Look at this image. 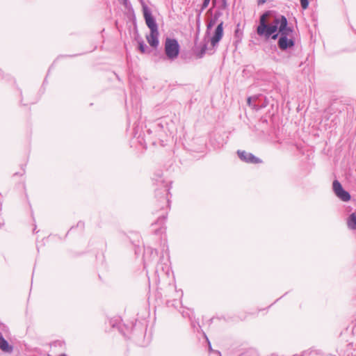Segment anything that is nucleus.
Masks as SVG:
<instances>
[{
	"instance_id": "f257e3e1",
	"label": "nucleus",
	"mask_w": 356,
	"mask_h": 356,
	"mask_svg": "<svg viewBox=\"0 0 356 356\" xmlns=\"http://www.w3.org/2000/svg\"><path fill=\"white\" fill-rule=\"evenodd\" d=\"M272 13V10H267L260 16L257 33L259 36L269 38L273 33L279 31L280 37L277 41L279 49L282 51L291 49L295 45L293 26H289L286 17L282 15H276L273 24H268L266 19Z\"/></svg>"
},
{
	"instance_id": "f03ea898",
	"label": "nucleus",
	"mask_w": 356,
	"mask_h": 356,
	"mask_svg": "<svg viewBox=\"0 0 356 356\" xmlns=\"http://www.w3.org/2000/svg\"><path fill=\"white\" fill-rule=\"evenodd\" d=\"M157 178H154L156 184L161 186L155 190V197L156 198V208L159 209L161 213L159 215L157 220L151 225L152 232L156 235H160L165 231V220L167 218L168 207H169V194L170 186L169 183L165 182L162 179L161 174H158ZM171 183H170V184Z\"/></svg>"
},
{
	"instance_id": "7ed1b4c3",
	"label": "nucleus",
	"mask_w": 356,
	"mask_h": 356,
	"mask_svg": "<svg viewBox=\"0 0 356 356\" xmlns=\"http://www.w3.org/2000/svg\"><path fill=\"white\" fill-rule=\"evenodd\" d=\"M164 51L166 58L170 61H174L177 58L180 51L178 41L175 38H166L164 44Z\"/></svg>"
},
{
	"instance_id": "20e7f679",
	"label": "nucleus",
	"mask_w": 356,
	"mask_h": 356,
	"mask_svg": "<svg viewBox=\"0 0 356 356\" xmlns=\"http://www.w3.org/2000/svg\"><path fill=\"white\" fill-rule=\"evenodd\" d=\"M332 188L336 195L342 201L348 202L350 200L351 196L350 193L343 188L339 181L334 180L333 181Z\"/></svg>"
},
{
	"instance_id": "39448f33",
	"label": "nucleus",
	"mask_w": 356,
	"mask_h": 356,
	"mask_svg": "<svg viewBox=\"0 0 356 356\" xmlns=\"http://www.w3.org/2000/svg\"><path fill=\"white\" fill-rule=\"evenodd\" d=\"M143 12L144 19L147 27L150 29H158V25L156 24L154 17L152 15L150 9L146 6H143Z\"/></svg>"
},
{
	"instance_id": "423d86ee",
	"label": "nucleus",
	"mask_w": 356,
	"mask_h": 356,
	"mask_svg": "<svg viewBox=\"0 0 356 356\" xmlns=\"http://www.w3.org/2000/svg\"><path fill=\"white\" fill-rule=\"evenodd\" d=\"M237 155L242 161L248 163L257 164L262 163V161L259 158L244 150H238Z\"/></svg>"
},
{
	"instance_id": "0eeeda50",
	"label": "nucleus",
	"mask_w": 356,
	"mask_h": 356,
	"mask_svg": "<svg viewBox=\"0 0 356 356\" xmlns=\"http://www.w3.org/2000/svg\"><path fill=\"white\" fill-rule=\"evenodd\" d=\"M223 24L224 22L221 21L216 28L214 31V34L211 38V44L214 47L216 46L220 40L222 39L223 35Z\"/></svg>"
},
{
	"instance_id": "6e6552de",
	"label": "nucleus",
	"mask_w": 356,
	"mask_h": 356,
	"mask_svg": "<svg viewBox=\"0 0 356 356\" xmlns=\"http://www.w3.org/2000/svg\"><path fill=\"white\" fill-rule=\"evenodd\" d=\"M159 35L158 29L150 30V33L146 36V39L151 47L156 48L159 46Z\"/></svg>"
},
{
	"instance_id": "1a4fd4ad",
	"label": "nucleus",
	"mask_w": 356,
	"mask_h": 356,
	"mask_svg": "<svg viewBox=\"0 0 356 356\" xmlns=\"http://www.w3.org/2000/svg\"><path fill=\"white\" fill-rule=\"evenodd\" d=\"M0 349L6 353H11L13 351V346L4 339L2 334L0 332Z\"/></svg>"
},
{
	"instance_id": "9d476101",
	"label": "nucleus",
	"mask_w": 356,
	"mask_h": 356,
	"mask_svg": "<svg viewBox=\"0 0 356 356\" xmlns=\"http://www.w3.org/2000/svg\"><path fill=\"white\" fill-rule=\"evenodd\" d=\"M222 13L221 10H217L215 11L211 20L207 24V30L210 29L218 22V19L222 16Z\"/></svg>"
},
{
	"instance_id": "9b49d317",
	"label": "nucleus",
	"mask_w": 356,
	"mask_h": 356,
	"mask_svg": "<svg viewBox=\"0 0 356 356\" xmlns=\"http://www.w3.org/2000/svg\"><path fill=\"white\" fill-rule=\"evenodd\" d=\"M136 40L137 41L138 44V49L141 53L145 54V53H147V52L150 51L148 49V47L145 43V42L143 41V40L141 37L138 35L136 38Z\"/></svg>"
},
{
	"instance_id": "f8f14e48",
	"label": "nucleus",
	"mask_w": 356,
	"mask_h": 356,
	"mask_svg": "<svg viewBox=\"0 0 356 356\" xmlns=\"http://www.w3.org/2000/svg\"><path fill=\"white\" fill-rule=\"evenodd\" d=\"M207 50V43L200 44L195 47V54L198 58H202Z\"/></svg>"
},
{
	"instance_id": "ddd939ff",
	"label": "nucleus",
	"mask_w": 356,
	"mask_h": 356,
	"mask_svg": "<svg viewBox=\"0 0 356 356\" xmlns=\"http://www.w3.org/2000/svg\"><path fill=\"white\" fill-rule=\"evenodd\" d=\"M347 225L350 229H356V212L352 213L347 219Z\"/></svg>"
},
{
	"instance_id": "4468645a",
	"label": "nucleus",
	"mask_w": 356,
	"mask_h": 356,
	"mask_svg": "<svg viewBox=\"0 0 356 356\" xmlns=\"http://www.w3.org/2000/svg\"><path fill=\"white\" fill-rule=\"evenodd\" d=\"M301 7L303 9H307L309 6V0H300Z\"/></svg>"
},
{
	"instance_id": "2eb2a0df",
	"label": "nucleus",
	"mask_w": 356,
	"mask_h": 356,
	"mask_svg": "<svg viewBox=\"0 0 356 356\" xmlns=\"http://www.w3.org/2000/svg\"><path fill=\"white\" fill-rule=\"evenodd\" d=\"M227 0H222V3L218 10H225L227 8Z\"/></svg>"
},
{
	"instance_id": "dca6fc26",
	"label": "nucleus",
	"mask_w": 356,
	"mask_h": 356,
	"mask_svg": "<svg viewBox=\"0 0 356 356\" xmlns=\"http://www.w3.org/2000/svg\"><path fill=\"white\" fill-rule=\"evenodd\" d=\"M211 0H204L202 4L201 11L204 10L209 4Z\"/></svg>"
},
{
	"instance_id": "f3484780",
	"label": "nucleus",
	"mask_w": 356,
	"mask_h": 356,
	"mask_svg": "<svg viewBox=\"0 0 356 356\" xmlns=\"http://www.w3.org/2000/svg\"><path fill=\"white\" fill-rule=\"evenodd\" d=\"M279 35H280V33H279V31H277V32H275V33H273L270 37H271V38H272L273 40H276V39L279 38H278Z\"/></svg>"
},
{
	"instance_id": "a211bd4d",
	"label": "nucleus",
	"mask_w": 356,
	"mask_h": 356,
	"mask_svg": "<svg viewBox=\"0 0 356 356\" xmlns=\"http://www.w3.org/2000/svg\"><path fill=\"white\" fill-rule=\"evenodd\" d=\"M156 126L157 127H159V129H161L163 128V124H162V123H161V122H157V123L156 124Z\"/></svg>"
},
{
	"instance_id": "6ab92c4d",
	"label": "nucleus",
	"mask_w": 356,
	"mask_h": 356,
	"mask_svg": "<svg viewBox=\"0 0 356 356\" xmlns=\"http://www.w3.org/2000/svg\"><path fill=\"white\" fill-rule=\"evenodd\" d=\"M207 340L208 341L209 351H213L212 348H211V343H210V342H209V341L208 340L207 338Z\"/></svg>"
},
{
	"instance_id": "aec40b11",
	"label": "nucleus",
	"mask_w": 356,
	"mask_h": 356,
	"mask_svg": "<svg viewBox=\"0 0 356 356\" xmlns=\"http://www.w3.org/2000/svg\"><path fill=\"white\" fill-rule=\"evenodd\" d=\"M265 1H266L265 0H259L258 4L259 5L262 4V3H265Z\"/></svg>"
},
{
	"instance_id": "412c9836",
	"label": "nucleus",
	"mask_w": 356,
	"mask_h": 356,
	"mask_svg": "<svg viewBox=\"0 0 356 356\" xmlns=\"http://www.w3.org/2000/svg\"><path fill=\"white\" fill-rule=\"evenodd\" d=\"M251 99H252V97H248V104L249 105H250V103H251Z\"/></svg>"
},
{
	"instance_id": "4be33fe9",
	"label": "nucleus",
	"mask_w": 356,
	"mask_h": 356,
	"mask_svg": "<svg viewBox=\"0 0 356 356\" xmlns=\"http://www.w3.org/2000/svg\"><path fill=\"white\" fill-rule=\"evenodd\" d=\"M77 226L83 227V222H78Z\"/></svg>"
},
{
	"instance_id": "5701e85b",
	"label": "nucleus",
	"mask_w": 356,
	"mask_h": 356,
	"mask_svg": "<svg viewBox=\"0 0 356 356\" xmlns=\"http://www.w3.org/2000/svg\"><path fill=\"white\" fill-rule=\"evenodd\" d=\"M146 251H150V252H151V253L152 254V253H153V252H154V250H152V249H149V248H147Z\"/></svg>"
},
{
	"instance_id": "b1692460",
	"label": "nucleus",
	"mask_w": 356,
	"mask_h": 356,
	"mask_svg": "<svg viewBox=\"0 0 356 356\" xmlns=\"http://www.w3.org/2000/svg\"><path fill=\"white\" fill-rule=\"evenodd\" d=\"M186 314L188 315V314H187V313H186V314H185L184 312H183V313H182V315H183V316H184V317H186Z\"/></svg>"
},
{
	"instance_id": "393cba45",
	"label": "nucleus",
	"mask_w": 356,
	"mask_h": 356,
	"mask_svg": "<svg viewBox=\"0 0 356 356\" xmlns=\"http://www.w3.org/2000/svg\"><path fill=\"white\" fill-rule=\"evenodd\" d=\"M216 353H217L219 356H221V353H220V352H219V351H216Z\"/></svg>"
},
{
	"instance_id": "a878e982",
	"label": "nucleus",
	"mask_w": 356,
	"mask_h": 356,
	"mask_svg": "<svg viewBox=\"0 0 356 356\" xmlns=\"http://www.w3.org/2000/svg\"><path fill=\"white\" fill-rule=\"evenodd\" d=\"M60 356H67V355L66 354H65V353H63Z\"/></svg>"
}]
</instances>
